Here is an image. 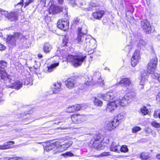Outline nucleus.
<instances>
[{
    "label": "nucleus",
    "mask_w": 160,
    "mask_h": 160,
    "mask_svg": "<svg viewBox=\"0 0 160 160\" xmlns=\"http://www.w3.org/2000/svg\"><path fill=\"white\" fill-rule=\"evenodd\" d=\"M93 0H69L68 3L72 7L76 5L81 6L82 9L86 11H91L94 7L98 6V4L92 2Z\"/></svg>",
    "instance_id": "1"
},
{
    "label": "nucleus",
    "mask_w": 160,
    "mask_h": 160,
    "mask_svg": "<svg viewBox=\"0 0 160 160\" xmlns=\"http://www.w3.org/2000/svg\"><path fill=\"white\" fill-rule=\"evenodd\" d=\"M87 32V29L85 27L78 28L77 37L76 39L77 43L84 47H86L89 45L90 42V36L86 35Z\"/></svg>",
    "instance_id": "2"
},
{
    "label": "nucleus",
    "mask_w": 160,
    "mask_h": 160,
    "mask_svg": "<svg viewBox=\"0 0 160 160\" xmlns=\"http://www.w3.org/2000/svg\"><path fill=\"white\" fill-rule=\"evenodd\" d=\"M87 56L81 52L76 53L75 55H69L67 58L68 62H71L75 67L80 66L86 59Z\"/></svg>",
    "instance_id": "3"
},
{
    "label": "nucleus",
    "mask_w": 160,
    "mask_h": 160,
    "mask_svg": "<svg viewBox=\"0 0 160 160\" xmlns=\"http://www.w3.org/2000/svg\"><path fill=\"white\" fill-rule=\"evenodd\" d=\"M157 62V59L155 57L151 59L148 66L147 72L152 74L151 77L153 78L157 79L160 82V75L155 72Z\"/></svg>",
    "instance_id": "4"
},
{
    "label": "nucleus",
    "mask_w": 160,
    "mask_h": 160,
    "mask_svg": "<svg viewBox=\"0 0 160 160\" xmlns=\"http://www.w3.org/2000/svg\"><path fill=\"white\" fill-rule=\"evenodd\" d=\"M7 62L3 61H0V76L3 79H8L10 80L11 76L5 72L4 68L7 66Z\"/></svg>",
    "instance_id": "5"
},
{
    "label": "nucleus",
    "mask_w": 160,
    "mask_h": 160,
    "mask_svg": "<svg viewBox=\"0 0 160 160\" xmlns=\"http://www.w3.org/2000/svg\"><path fill=\"white\" fill-rule=\"evenodd\" d=\"M4 80L8 82H6V84H7V86L8 88L18 90L22 87V82L20 81H17L14 83H13V81L11 79V77H10V81L7 79Z\"/></svg>",
    "instance_id": "6"
},
{
    "label": "nucleus",
    "mask_w": 160,
    "mask_h": 160,
    "mask_svg": "<svg viewBox=\"0 0 160 160\" xmlns=\"http://www.w3.org/2000/svg\"><path fill=\"white\" fill-rule=\"evenodd\" d=\"M60 147L59 143L56 142L47 145L44 148V149L47 152H49L51 150H53L56 152H61V150L60 149Z\"/></svg>",
    "instance_id": "7"
},
{
    "label": "nucleus",
    "mask_w": 160,
    "mask_h": 160,
    "mask_svg": "<svg viewBox=\"0 0 160 160\" xmlns=\"http://www.w3.org/2000/svg\"><path fill=\"white\" fill-rule=\"evenodd\" d=\"M141 25L142 28L147 33H150L152 32L151 26L148 20L144 19L142 21Z\"/></svg>",
    "instance_id": "8"
},
{
    "label": "nucleus",
    "mask_w": 160,
    "mask_h": 160,
    "mask_svg": "<svg viewBox=\"0 0 160 160\" xmlns=\"http://www.w3.org/2000/svg\"><path fill=\"white\" fill-rule=\"evenodd\" d=\"M69 22L67 20L59 19L57 22L58 27L64 31H67L69 28Z\"/></svg>",
    "instance_id": "9"
},
{
    "label": "nucleus",
    "mask_w": 160,
    "mask_h": 160,
    "mask_svg": "<svg viewBox=\"0 0 160 160\" xmlns=\"http://www.w3.org/2000/svg\"><path fill=\"white\" fill-rule=\"evenodd\" d=\"M18 33H16L14 36H9L7 39V43L8 44L9 46L12 48L16 45V39L18 38Z\"/></svg>",
    "instance_id": "10"
},
{
    "label": "nucleus",
    "mask_w": 160,
    "mask_h": 160,
    "mask_svg": "<svg viewBox=\"0 0 160 160\" xmlns=\"http://www.w3.org/2000/svg\"><path fill=\"white\" fill-rule=\"evenodd\" d=\"M118 124L119 122L118 121V119H113L111 122H109L105 126V128L108 130L110 131L114 129Z\"/></svg>",
    "instance_id": "11"
},
{
    "label": "nucleus",
    "mask_w": 160,
    "mask_h": 160,
    "mask_svg": "<svg viewBox=\"0 0 160 160\" xmlns=\"http://www.w3.org/2000/svg\"><path fill=\"white\" fill-rule=\"evenodd\" d=\"M140 51L136 50L131 58V64L133 67H135L139 62L140 59Z\"/></svg>",
    "instance_id": "12"
},
{
    "label": "nucleus",
    "mask_w": 160,
    "mask_h": 160,
    "mask_svg": "<svg viewBox=\"0 0 160 160\" xmlns=\"http://www.w3.org/2000/svg\"><path fill=\"white\" fill-rule=\"evenodd\" d=\"M130 98L127 95H125L121 100L120 99H118L116 101V103L118 104V106L121 105L122 107L127 105L129 102Z\"/></svg>",
    "instance_id": "13"
},
{
    "label": "nucleus",
    "mask_w": 160,
    "mask_h": 160,
    "mask_svg": "<svg viewBox=\"0 0 160 160\" xmlns=\"http://www.w3.org/2000/svg\"><path fill=\"white\" fill-rule=\"evenodd\" d=\"M118 106L116 100L112 102H109L107 105L106 110L107 112H112Z\"/></svg>",
    "instance_id": "14"
},
{
    "label": "nucleus",
    "mask_w": 160,
    "mask_h": 160,
    "mask_svg": "<svg viewBox=\"0 0 160 160\" xmlns=\"http://www.w3.org/2000/svg\"><path fill=\"white\" fill-rule=\"evenodd\" d=\"M134 39V41L138 42L137 45L140 48L145 45L147 42L146 40L142 39L141 36L140 35H135Z\"/></svg>",
    "instance_id": "15"
},
{
    "label": "nucleus",
    "mask_w": 160,
    "mask_h": 160,
    "mask_svg": "<svg viewBox=\"0 0 160 160\" xmlns=\"http://www.w3.org/2000/svg\"><path fill=\"white\" fill-rule=\"evenodd\" d=\"M19 14L18 11L13 10L9 13L8 19L11 21H16L18 19Z\"/></svg>",
    "instance_id": "16"
},
{
    "label": "nucleus",
    "mask_w": 160,
    "mask_h": 160,
    "mask_svg": "<svg viewBox=\"0 0 160 160\" xmlns=\"http://www.w3.org/2000/svg\"><path fill=\"white\" fill-rule=\"evenodd\" d=\"M101 137H102V136L101 135L97 136L93 141V147L97 149H98L99 144L103 140V138Z\"/></svg>",
    "instance_id": "17"
},
{
    "label": "nucleus",
    "mask_w": 160,
    "mask_h": 160,
    "mask_svg": "<svg viewBox=\"0 0 160 160\" xmlns=\"http://www.w3.org/2000/svg\"><path fill=\"white\" fill-rule=\"evenodd\" d=\"M104 14L105 12L104 10H100L93 12L92 16L94 18L99 20L101 19Z\"/></svg>",
    "instance_id": "18"
},
{
    "label": "nucleus",
    "mask_w": 160,
    "mask_h": 160,
    "mask_svg": "<svg viewBox=\"0 0 160 160\" xmlns=\"http://www.w3.org/2000/svg\"><path fill=\"white\" fill-rule=\"evenodd\" d=\"M66 87L69 89H72L74 88L76 84V82L74 80L68 78L65 82Z\"/></svg>",
    "instance_id": "19"
},
{
    "label": "nucleus",
    "mask_w": 160,
    "mask_h": 160,
    "mask_svg": "<svg viewBox=\"0 0 160 160\" xmlns=\"http://www.w3.org/2000/svg\"><path fill=\"white\" fill-rule=\"evenodd\" d=\"M62 84L60 82L54 83L52 87V90L53 93H58L62 89Z\"/></svg>",
    "instance_id": "20"
},
{
    "label": "nucleus",
    "mask_w": 160,
    "mask_h": 160,
    "mask_svg": "<svg viewBox=\"0 0 160 160\" xmlns=\"http://www.w3.org/2000/svg\"><path fill=\"white\" fill-rule=\"evenodd\" d=\"M131 84V82L129 78H125L122 79L117 84H118L121 85L122 86L127 87L128 86H129Z\"/></svg>",
    "instance_id": "21"
},
{
    "label": "nucleus",
    "mask_w": 160,
    "mask_h": 160,
    "mask_svg": "<svg viewBox=\"0 0 160 160\" xmlns=\"http://www.w3.org/2000/svg\"><path fill=\"white\" fill-rule=\"evenodd\" d=\"M59 65V62L52 64L44 68V71L47 73L53 71Z\"/></svg>",
    "instance_id": "22"
},
{
    "label": "nucleus",
    "mask_w": 160,
    "mask_h": 160,
    "mask_svg": "<svg viewBox=\"0 0 160 160\" xmlns=\"http://www.w3.org/2000/svg\"><path fill=\"white\" fill-rule=\"evenodd\" d=\"M62 8L58 6L54 7L53 6H51L49 10L50 14H53L55 13H57L58 12H62Z\"/></svg>",
    "instance_id": "23"
},
{
    "label": "nucleus",
    "mask_w": 160,
    "mask_h": 160,
    "mask_svg": "<svg viewBox=\"0 0 160 160\" xmlns=\"http://www.w3.org/2000/svg\"><path fill=\"white\" fill-rule=\"evenodd\" d=\"M82 108V106H81L80 105L76 104L69 107L68 108L67 111L69 112H74L80 110Z\"/></svg>",
    "instance_id": "24"
},
{
    "label": "nucleus",
    "mask_w": 160,
    "mask_h": 160,
    "mask_svg": "<svg viewBox=\"0 0 160 160\" xmlns=\"http://www.w3.org/2000/svg\"><path fill=\"white\" fill-rule=\"evenodd\" d=\"M101 97L105 101H109L113 99L114 97L112 92H108L105 94H102Z\"/></svg>",
    "instance_id": "25"
},
{
    "label": "nucleus",
    "mask_w": 160,
    "mask_h": 160,
    "mask_svg": "<svg viewBox=\"0 0 160 160\" xmlns=\"http://www.w3.org/2000/svg\"><path fill=\"white\" fill-rule=\"evenodd\" d=\"M120 146L117 144L115 142H113L111 144L110 150L115 152H119L120 150Z\"/></svg>",
    "instance_id": "26"
},
{
    "label": "nucleus",
    "mask_w": 160,
    "mask_h": 160,
    "mask_svg": "<svg viewBox=\"0 0 160 160\" xmlns=\"http://www.w3.org/2000/svg\"><path fill=\"white\" fill-rule=\"evenodd\" d=\"M141 79L140 82V85L141 86V88L143 89V86L147 80V75L146 73H142L141 76Z\"/></svg>",
    "instance_id": "27"
},
{
    "label": "nucleus",
    "mask_w": 160,
    "mask_h": 160,
    "mask_svg": "<svg viewBox=\"0 0 160 160\" xmlns=\"http://www.w3.org/2000/svg\"><path fill=\"white\" fill-rule=\"evenodd\" d=\"M14 141H10L5 142L3 145H0V149H5L10 148V145L14 144Z\"/></svg>",
    "instance_id": "28"
},
{
    "label": "nucleus",
    "mask_w": 160,
    "mask_h": 160,
    "mask_svg": "<svg viewBox=\"0 0 160 160\" xmlns=\"http://www.w3.org/2000/svg\"><path fill=\"white\" fill-rule=\"evenodd\" d=\"M72 144L73 142L72 141H70L62 145H60L61 147L60 148V149L61 150V152L69 147Z\"/></svg>",
    "instance_id": "29"
},
{
    "label": "nucleus",
    "mask_w": 160,
    "mask_h": 160,
    "mask_svg": "<svg viewBox=\"0 0 160 160\" xmlns=\"http://www.w3.org/2000/svg\"><path fill=\"white\" fill-rule=\"evenodd\" d=\"M52 48V45L48 43H46L43 46V51L45 52H48L51 51Z\"/></svg>",
    "instance_id": "30"
},
{
    "label": "nucleus",
    "mask_w": 160,
    "mask_h": 160,
    "mask_svg": "<svg viewBox=\"0 0 160 160\" xmlns=\"http://www.w3.org/2000/svg\"><path fill=\"white\" fill-rule=\"evenodd\" d=\"M94 76L97 77V78H98V82L100 83V85H102L104 84L103 80L102 79V78H100L101 75L99 72H95L94 73Z\"/></svg>",
    "instance_id": "31"
},
{
    "label": "nucleus",
    "mask_w": 160,
    "mask_h": 160,
    "mask_svg": "<svg viewBox=\"0 0 160 160\" xmlns=\"http://www.w3.org/2000/svg\"><path fill=\"white\" fill-rule=\"evenodd\" d=\"M140 158L142 160H147L150 158L149 155L147 152H142L140 154Z\"/></svg>",
    "instance_id": "32"
},
{
    "label": "nucleus",
    "mask_w": 160,
    "mask_h": 160,
    "mask_svg": "<svg viewBox=\"0 0 160 160\" xmlns=\"http://www.w3.org/2000/svg\"><path fill=\"white\" fill-rule=\"evenodd\" d=\"M93 102L95 105L98 107L102 106L103 104L102 102L96 98H95Z\"/></svg>",
    "instance_id": "33"
},
{
    "label": "nucleus",
    "mask_w": 160,
    "mask_h": 160,
    "mask_svg": "<svg viewBox=\"0 0 160 160\" xmlns=\"http://www.w3.org/2000/svg\"><path fill=\"white\" fill-rule=\"evenodd\" d=\"M148 112L149 111L148 109L145 107H143L140 109V113L142 115H146L148 114Z\"/></svg>",
    "instance_id": "34"
},
{
    "label": "nucleus",
    "mask_w": 160,
    "mask_h": 160,
    "mask_svg": "<svg viewBox=\"0 0 160 160\" xmlns=\"http://www.w3.org/2000/svg\"><path fill=\"white\" fill-rule=\"evenodd\" d=\"M77 123H80L84 121L85 119V116L77 114Z\"/></svg>",
    "instance_id": "35"
},
{
    "label": "nucleus",
    "mask_w": 160,
    "mask_h": 160,
    "mask_svg": "<svg viewBox=\"0 0 160 160\" xmlns=\"http://www.w3.org/2000/svg\"><path fill=\"white\" fill-rule=\"evenodd\" d=\"M68 40V37L67 36H63L62 39V46H67V44Z\"/></svg>",
    "instance_id": "36"
},
{
    "label": "nucleus",
    "mask_w": 160,
    "mask_h": 160,
    "mask_svg": "<svg viewBox=\"0 0 160 160\" xmlns=\"http://www.w3.org/2000/svg\"><path fill=\"white\" fill-rule=\"evenodd\" d=\"M128 151L127 146L125 145H123L122 147L120 146V150L121 152H127Z\"/></svg>",
    "instance_id": "37"
},
{
    "label": "nucleus",
    "mask_w": 160,
    "mask_h": 160,
    "mask_svg": "<svg viewBox=\"0 0 160 160\" xmlns=\"http://www.w3.org/2000/svg\"><path fill=\"white\" fill-rule=\"evenodd\" d=\"M71 119L74 123H77V114H74L71 116Z\"/></svg>",
    "instance_id": "38"
},
{
    "label": "nucleus",
    "mask_w": 160,
    "mask_h": 160,
    "mask_svg": "<svg viewBox=\"0 0 160 160\" xmlns=\"http://www.w3.org/2000/svg\"><path fill=\"white\" fill-rule=\"evenodd\" d=\"M32 80L31 78L29 77L26 78L24 80V84L28 85L32 82Z\"/></svg>",
    "instance_id": "39"
},
{
    "label": "nucleus",
    "mask_w": 160,
    "mask_h": 160,
    "mask_svg": "<svg viewBox=\"0 0 160 160\" xmlns=\"http://www.w3.org/2000/svg\"><path fill=\"white\" fill-rule=\"evenodd\" d=\"M0 13L2 15L5 16L7 18H8V16L9 15V13H8V11L2 10L1 9H0Z\"/></svg>",
    "instance_id": "40"
},
{
    "label": "nucleus",
    "mask_w": 160,
    "mask_h": 160,
    "mask_svg": "<svg viewBox=\"0 0 160 160\" xmlns=\"http://www.w3.org/2000/svg\"><path fill=\"white\" fill-rule=\"evenodd\" d=\"M92 79L91 77L90 78H88V79H86V81L85 82V83L86 85H91L92 83Z\"/></svg>",
    "instance_id": "41"
},
{
    "label": "nucleus",
    "mask_w": 160,
    "mask_h": 160,
    "mask_svg": "<svg viewBox=\"0 0 160 160\" xmlns=\"http://www.w3.org/2000/svg\"><path fill=\"white\" fill-rule=\"evenodd\" d=\"M141 128L138 126H135L132 129V132L133 133H136L140 131Z\"/></svg>",
    "instance_id": "42"
},
{
    "label": "nucleus",
    "mask_w": 160,
    "mask_h": 160,
    "mask_svg": "<svg viewBox=\"0 0 160 160\" xmlns=\"http://www.w3.org/2000/svg\"><path fill=\"white\" fill-rule=\"evenodd\" d=\"M23 0H21L16 5H15V8H16L17 6H19V8H18V9H21V8L23 6Z\"/></svg>",
    "instance_id": "43"
},
{
    "label": "nucleus",
    "mask_w": 160,
    "mask_h": 160,
    "mask_svg": "<svg viewBox=\"0 0 160 160\" xmlns=\"http://www.w3.org/2000/svg\"><path fill=\"white\" fill-rule=\"evenodd\" d=\"M124 118V116L123 115V114L122 113H119L118 114L117 116V118H115L114 119H118V121L119 122V120L121 119H122Z\"/></svg>",
    "instance_id": "44"
},
{
    "label": "nucleus",
    "mask_w": 160,
    "mask_h": 160,
    "mask_svg": "<svg viewBox=\"0 0 160 160\" xmlns=\"http://www.w3.org/2000/svg\"><path fill=\"white\" fill-rule=\"evenodd\" d=\"M151 124L153 127L155 128H158L160 126L159 123L155 121H152L151 122Z\"/></svg>",
    "instance_id": "45"
},
{
    "label": "nucleus",
    "mask_w": 160,
    "mask_h": 160,
    "mask_svg": "<svg viewBox=\"0 0 160 160\" xmlns=\"http://www.w3.org/2000/svg\"><path fill=\"white\" fill-rule=\"evenodd\" d=\"M34 0H29L28 1H27L25 3V7L28 6L30 3L32 2Z\"/></svg>",
    "instance_id": "46"
},
{
    "label": "nucleus",
    "mask_w": 160,
    "mask_h": 160,
    "mask_svg": "<svg viewBox=\"0 0 160 160\" xmlns=\"http://www.w3.org/2000/svg\"><path fill=\"white\" fill-rule=\"evenodd\" d=\"M125 50L127 52H129L132 49L131 47L130 46H127L125 48Z\"/></svg>",
    "instance_id": "47"
},
{
    "label": "nucleus",
    "mask_w": 160,
    "mask_h": 160,
    "mask_svg": "<svg viewBox=\"0 0 160 160\" xmlns=\"http://www.w3.org/2000/svg\"><path fill=\"white\" fill-rule=\"evenodd\" d=\"M159 112L158 111H155L153 114V116L155 118H159Z\"/></svg>",
    "instance_id": "48"
},
{
    "label": "nucleus",
    "mask_w": 160,
    "mask_h": 160,
    "mask_svg": "<svg viewBox=\"0 0 160 160\" xmlns=\"http://www.w3.org/2000/svg\"><path fill=\"white\" fill-rule=\"evenodd\" d=\"M19 118H20V119H22V120L26 118V115H24V114H21L20 115V116H19Z\"/></svg>",
    "instance_id": "49"
},
{
    "label": "nucleus",
    "mask_w": 160,
    "mask_h": 160,
    "mask_svg": "<svg viewBox=\"0 0 160 160\" xmlns=\"http://www.w3.org/2000/svg\"><path fill=\"white\" fill-rule=\"evenodd\" d=\"M65 155L67 156L72 157L74 156V154L71 152H67L65 153Z\"/></svg>",
    "instance_id": "50"
},
{
    "label": "nucleus",
    "mask_w": 160,
    "mask_h": 160,
    "mask_svg": "<svg viewBox=\"0 0 160 160\" xmlns=\"http://www.w3.org/2000/svg\"><path fill=\"white\" fill-rule=\"evenodd\" d=\"M108 152H103L101 154V155L102 156H107L109 155Z\"/></svg>",
    "instance_id": "51"
},
{
    "label": "nucleus",
    "mask_w": 160,
    "mask_h": 160,
    "mask_svg": "<svg viewBox=\"0 0 160 160\" xmlns=\"http://www.w3.org/2000/svg\"><path fill=\"white\" fill-rule=\"evenodd\" d=\"M5 48V47L0 43V50H3Z\"/></svg>",
    "instance_id": "52"
},
{
    "label": "nucleus",
    "mask_w": 160,
    "mask_h": 160,
    "mask_svg": "<svg viewBox=\"0 0 160 160\" xmlns=\"http://www.w3.org/2000/svg\"><path fill=\"white\" fill-rule=\"evenodd\" d=\"M4 160H16L15 158H5Z\"/></svg>",
    "instance_id": "53"
},
{
    "label": "nucleus",
    "mask_w": 160,
    "mask_h": 160,
    "mask_svg": "<svg viewBox=\"0 0 160 160\" xmlns=\"http://www.w3.org/2000/svg\"><path fill=\"white\" fill-rule=\"evenodd\" d=\"M3 96L2 94L0 91V103L2 102L3 101V100L2 99V97Z\"/></svg>",
    "instance_id": "54"
},
{
    "label": "nucleus",
    "mask_w": 160,
    "mask_h": 160,
    "mask_svg": "<svg viewBox=\"0 0 160 160\" xmlns=\"http://www.w3.org/2000/svg\"><path fill=\"white\" fill-rule=\"evenodd\" d=\"M156 99L157 101L160 102V93L157 96Z\"/></svg>",
    "instance_id": "55"
},
{
    "label": "nucleus",
    "mask_w": 160,
    "mask_h": 160,
    "mask_svg": "<svg viewBox=\"0 0 160 160\" xmlns=\"http://www.w3.org/2000/svg\"><path fill=\"white\" fill-rule=\"evenodd\" d=\"M78 21V18H74V20L73 23L75 24H77Z\"/></svg>",
    "instance_id": "56"
},
{
    "label": "nucleus",
    "mask_w": 160,
    "mask_h": 160,
    "mask_svg": "<svg viewBox=\"0 0 160 160\" xmlns=\"http://www.w3.org/2000/svg\"><path fill=\"white\" fill-rule=\"evenodd\" d=\"M63 2V0H58V2L60 4H62Z\"/></svg>",
    "instance_id": "57"
},
{
    "label": "nucleus",
    "mask_w": 160,
    "mask_h": 160,
    "mask_svg": "<svg viewBox=\"0 0 160 160\" xmlns=\"http://www.w3.org/2000/svg\"><path fill=\"white\" fill-rule=\"evenodd\" d=\"M156 158L158 159H160V153L158 154L156 156Z\"/></svg>",
    "instance_id": "58"
},
{
    "label": "nucleus",
    "mask_w": 160,
    "mask_h": 160,
    "mask_svg": "<svg viewBox=\"0 0 160 160\" xmlns=\"http://www.w3.org/2000/svg\"><path fill=\"white\" fill-rule=\"evenodd\" d=\"M38 57L40 58H41L43 57L42 55L41 54H39L38 55Z\"/></svg>",
    "instance_id": "59"
},
{
    "label": "nucleus",
    "mask_w": 160,
    "mask_h": 160,
    "mask_svg": "<svg viewBox=\"0 0 160 160\" xmlns=\"http://www.w3.org/2000/svg\"><path fill=\"white\" fill-rule=\"evenodd\" d=\"M159 118L160 119V112H159Z\"/></svg>",
    "instance_id": "60"
}]
</instances>
